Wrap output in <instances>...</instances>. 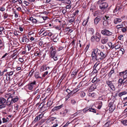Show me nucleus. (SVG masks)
<instances>
[{"mask_svg": "<svg viewBox=\"0 0 127 127\" xmlns=\"http://www.w3.org/2000/svg\"><path fill=\"white\" fill-rule=\"evenodd\" d=\"M122 123L125 126H127V120H124L121 121Z\"/></svg>", "mask_w": 127, "mask_h": 127, "instance_id": "37", "label": "nucleus"}, {"mask_svg": "<svg viewBox=\"0 0 127 127\" xmlns=\"http://www.w3.org/2000/svg\"><path fill=\"white\" fill-rule=\"evenodd\" d=\"M17 52V51L16 50H15L13 51V53L12 55V57H13L16 55V53Z\"/></svg>", "mask_w": 127, "mask_h": 127, "instance_id": "38", "label": "nucleus"}, {"mask_svg": "<svg viewBox=\"0 0 127 127\" xmlns=\"http://www.w3.org/2000/svg\"><path fill=\"white\" fill-rule=\"evenodd\" d=\"M99 13V11H97L95 12L94 14V16H97V15Z\"/></svg>", "mask_w": 127, "mask_h": 127, "instance_id": "63", "label": "nucleus"}, {"mask_svg": "<svg viewBox=\"0 0 127 127\" xmlns=\"http://www.w3.org/2000/svg\"><path fill=\"white\" fill-rule=\"evenodd\" d=\"M55 118H50L47 120L46 123L48 125H51L55 123Z\"/></svg>", "mask_w": 127, "mask_h": 127, "instance_id": "6", "label": "nucleus"}, {"mask_svg": "<svg viewBox=\"0 0 127 127\" xmlns=\"http://www.w3.org/2000/svg\"><path fill=\"white\" fill-rule=\"evenodd\" d=\"M110 106L109 105V106L110 107L109 109V110L111 111V112H113L114 109V108H112V107H113V106H112V105H111L110 106Z\"/></svg>", "mask_w": 127, "mask_h": 127, "instance_id": "42", "label": "nucleus"}, {"mask_svg": "<svg viewBox=\"0 0 127 127\" xmlns=\"http://www.w3.org/2000/svg\"><path fill=\"white\" fill-rule=\"evenodd\" d=\"M120 5L119 4L117 6L113 11V12L116 13L118 11H120L122 9L121 7L120 6Z\"/></svg>", "mask_w": 127, "mask_h": 127, "instance_id": "9", "label": "nucleus"}, {"mask_svg": "<svg viewBox=\"0 0 127 127\" xmlns=\"http://www.w3.org/2000/svg\"><path fill=\"white\" fill-rule=\"evenodd\" d=\"M48 31H45L43 34V35L44 36H46L47 35Z\"/></svg>", "mask_w": 127, "mask_h": 127, "instance_id": "50", "label": "nucleus"}, {"mask_svg": "<svg viewBox=\"0 0 127 127\" xmlns=\"http://www.w3.org/2000/svg\"><path fill=\"white\" fill-rule=\"evenodd\" d=\"M123 27V25L121 24L118 25L117 26V27L118 29H119V28H122Z\"/></svg>", "mask_w": 127, "mask_h": 127, "instance_id": "54", "label": "nucleus"}, {"mask_svg": "<svg viewBox=\"0 0 127 127\" xmlns=\"http://www.w3.org/2000/svg\"><path fill=\"white\" fill-rule=\"evenodd\" d=\"M101 33L104 35L109 36L111 35L112 34V32L108 30L104 29L102 30L101 31Z\"/></svg>", "mask_w": 127, "mask_h": 127, "instance_id": "3", "label": "nucleus"}, {"mask_svg": "<svg viewBox=\"0 0 127 127\" xmlns=\"http://www.w3.org/2000/svg\"><path fill=\"white\" fill-rule=\"evenodd\" d=\"M46 65H43L41 67L40 69V71L41 72H42L44 71L45 68H46Z\"/></svg>", "mask_w": 127, "mask_h": 127, "instance_id": "25", "label": "nucleus"}, {"mask_svg": "<svg viewBox=\"0 0 127 127\" xmlns=\"http://www.w3.org/2000/svg\"><path fill=\"white\" fill-rule=\"evenodd\" d=\"M97 78L96 76H95L93 78L92 81L93 83H94L97 80Z\"/></svg>", "mask_w": 127, "mask_h": 127, "instance_id": "51", "label": "nucleus"}, {"mask_svg": "<svg viewBox=\"0 0 127 127\" xmlns=\"http://www.w3.org/2000/svg\"><path fill=\"white\" fill-rule=\"evenodd\" d=\"M63 106V105H61L56 106L54 107L53 109V111L55 110H58L59 109L61 108Z\"/></svg>", "mask_w": 127, "mask_h": 127, "instance_id": "18", "label": "nucleus"}, {"mask_svg": "<svg viewBox=\"0 0 127 127\" xmlns=\"http://www.w3.org/2000/svg\"><path fill=\"white\" fill-rule=\"evenodd\" d=\"M95 94L94 93H90L89 95V96L91 97H93L95 95Z\"/></svg>", "mask_w": 127, "mask_h": 127, "instance_id": "39", "label": "nucleus"}, {"mask_svg": "<svg viewBox=\"0 0 127 127\" xmlns=\"http://www.w3.org/2000/svg\"><path fill=\"white\" fill-rule=\"evenodd\" d=\"M102 105V102H100L99 103L98 106L97 107V108L98 109H100L101 108Z\"/></svg>", "mask_w": 127, "mask_h": 127, "instance_id": "48", "label": "nucleus"}, {"mask_svg": "<svg viewBox=\"0 0 127 127\" xmlns=\"http://www.w3.org/2000/svg\"><path fill=\"white\" fill-rule=\"evenodd\" d=\"M43 116L44 114L41 113V114H39L38 116L40 119L42 118L43 117Z\"/></svg>", "mask_w": 127, "mask_h": 127, "instance_id": "53", "label": "nucleus"}, {"mask_svg": "<svg viewBox=\"0 0 127 127\" xmlns=\"http://www.w3.org/2000/svg\"><path fill=\"white\" fill-rule=\"evenodd\" d=\"M57 37H56L55 38L53 39V41L55 42H57L58 40V39L57 38Z\"/></svg>", "mask_w": 127, "mask_h": 127, "instance_id": "61", "label": "nucleus"}, {"mask_svg": "<svg viewBox=\"0 0 127 127\" xmlns=\"http://www.w3.org/2000/svg\"><path fill=\"white\" fill-rule=\"evenodd\" d=\"M40 55V52L36 51L34 53V55L35 56H37Z\"/></svg>", "mask_w": 127, "mask_h": 127, "instance_id": "40", "label": "nucleus"}, {"mask_svg": "<svg viewBox=\"0 0 127 127\" xmlns=\"http://www.w3.org/2000/svg\"><path fill=\"white\" fill-rule=\"evenodd\" d=\"M53 103L52 101H51L50 99H49L48 100L47 104V107H49L51 106Z\"/></svg>", "mask_w": 127, "mask_h": 127, "instance_id": "21", "label": "nucleus"}, {"mask_svg": "<svg viewBox=\"0 0 127 127\" xmlns=\"http://www.w3.org/2000/svg\"><path fill=\"white\" fill-rule=\"evenodd\" d=\"M103 19L104 20V21H108V20H109L110 19V17L108 16H105L104 17H103Z\"/></svg>", "mask_w": 127, "mask_h": 127, "instance_id": "34", "label": "nucleus"}, {"mask_svg": "<svg viewBox=\"0 0 127 127\" xmlns=\"http://www.w3.org/2000/svg\"><path fill=\"white\" fill-rule=\"evenodd\" d=\"M100 51V50L98 49L97 48L94 49H93V51L92 52V53L95 54L96 55H98Z\"/></svg>", "mask_w": 127, "mask_h": 127, "instance_id": "15", "label": "nucleus"}, {"mask_svg": "<svg viewBox=\"0 0 127 127\" xmlns=\"http://www.w3.org/2000/svg\"><path fill=\"white\" fill-rule=\"evenodd\" d=\"M39 73L38 72H35L34 74V75L35 78H41V77H40L39 76Z\"/></svg>", "mask_w": 127, "mask_h": 127, "instance_id": "28", "label": "nucleus"}, {"mask_svg": "<svg viewBox=\"0 0 127 127\" xmlns=\"http://www.w3.org/2000/svg\"><path fill=\"white\" fill-rule=\"evenodd\" d=\"M122 19L119 18H117L114 19V23L115 24H118L121 22Z\"/></svg>", "mask_w": 127, "mask_h": 127, "instance_id": "14", "label": "nucleus"}, {"mask_svg": "<svg viewBox=\"0 0 127 127\" xmlns=\"http://www.w3.org/2000/svg\"><path fill=\"white\" fill-rule=\"evenodd\" d=\"M40 120L39 118H38V116H37L36 117L35 119H34V121L35 122H36L38 121L39 120Z\"/></svg>", "mask_w": 127, "mask_h": 127, "instance_id": "52", "label": "nucleus"}, {"mask_svg": "<svg viewBox=\"0 0 127 127\" xmlns=\"http://www.w3.org/2000/svg\"><path fill=\"white\" fill-rule=\"evenodd\" d=\"M7 75V73L5 75V76H6V79L7 80H9L10 79V77L9 76H8Z\"/></svg>", "mask_w": 127, "mask_h": 127, "instance_id": "58", "label": "nucleus"}, {"mask_svg": "<svg viewBox=\"0 0 127 127\" xmlns=\"http://www.w3.org/2000/svg\"><path fill=\"white\" fill-rule=\"evenodd\" d=\"M78 91V90H77L75 92H74V91H72L71 93H69L67 95L70 97L71 96H72L75 93L77 92Z\"/></svg>", "mask_w": 127, "mask_h": 127, "instance_id": "23", "label": "nucleus"}, {"mask_svg": "<svg viewBox=\"0 0 127 127\" xmlns=\"http://www.w3.org/2000/svg\"><path fill=\"white\" fill-rule=\"evenodd\" d=\"M1 104L0 105V109H2L6 107V105L5 104Z\"/></svg>", "mask_w": 127, "mask_h": 127, "instance_id": "44", "label": "nucleus"}, {"mask_svg": "<svg viewBox=\"0 0 127 127\" xmlns=\"http://www.w3.org/2000/svg\"><path fill=\"white\" fill-rule=\"evenodd\" d=\"M19 106L17 104H15L14 105V108L15 110H18V109L19 108Z\"/></svg>", "mask_w": 127, "mask_h": 127, "instance_id": "46", "label": "nucleus"}, {"mask_svg": "<svg viewBox=\"0 0 127 127\" xmlns=\"http://www.w3.org/2000/svg\"><path fill=\"white\" fill-rule=\"evenodd\" d=\"M13 71L7 72L6 75L10 76L13 75Z\"/></svg>", "mask_w": 127, "mask_h": 127, "instance_id": "35", "label": "nucleus"}, {"mask_svg": "<svg viewBox=\"0 0 127 127\" xmlns=\"http://www.w3.org/2000/svg\"><path fill=\"white\" fill-rule=\"evenodd\" d=\"M90 108L88 107H86L83 110L84 112H85L88 110H89Z\"/></svg>", "mask_w": 127, "mask_h": 127, "instance_id": "43", "label": "nucleus"}, {"mask_svg": "<svg viewBox=\"0 0 127 127\" xmlns=\"http://www.w3.org/2000/svg\"><path fill=\"white\" fill-rule=\"evenodd\" d=\"M89 111L95 113H96V110L94 108H93L92 107L90 108Z\"/></svg>", "mask_w": 127, "mask_h": 127, "instance_id": "31", "label": "nucleus"}, {"mask_svg": "<svg viewBox=\"0 0 127 127\" xmlns=\"http://www.w3.org/2000/svg\"><path fill=\"white\" fill-rule=\"evenodd\" d=\"M108 44L109 47L113 49L114 48V45H112V43L111 42H108Z\"/></svg>", "mask_w": 127, "mask_h": 127, "instance_id": "26", "label": "nucleus"}, {"mask_svg": "<svg viewBox=\"0 0 127 127\" xmlns=\"http://www.w3.org/2000/svg\"><path fill=\"white\" fill-rule=\"evenodd\" d=\"M114 73V69L112 68L109 72L108 76L109 77L111 76Z\"/></svg>", "mask_w": 127, "mask_h": 127, "instance_id": "24", "label": "nucleus"}, {"mask_svg": "<svg viewBox=\"0 0 127 127\" xmlns=\"http://www.w3.org/2000/svg\"><path fill=\"white\" fill-rule=\"evenodd\" d=\"M101 38V35L98 32H96V33L95 40L96 41H99Z\"/></svg>", "mask_w": 127, "mask_h": 127, "instance_id": "11", "label": "nucleus"}, {"mask_svg": "<svg viewBox=\"0 0 127 127\" xmlns=\"http://www.w3.org/2000/svg\"><path fill=\"white\" fill-rule=\"evenodd\" d=\"M125 81L123 82V80L122 79H120L118 80V87H120L122 85L123 83H124L126 82Z\"/></svg>", "mask_w": 127, "mask_h": 127, "instance_id": "19", "label": "nucleus"}, {"mask_svg": "<svg viewBox=\"0 0 127 127\" xmlns=\"http://www.w3.org/2000/svg\"><path fill=\"white\" fill-rule=\"evenodd\" d=\"M67 111L66 109H65L63 111H62L60 112V114L63 116H64L67 113Z\"/></svg>", "mask_w": 127, "mask_h": 127, "instance_id": "20", "label": "nucleus"}, {"mask_svg": "<svg viewBox=\"0 0 127 127\" xmlns=\"http://www.w3.org/2000/svg\"><path fill=\"white\" fill-rule=\"evenodd\" d=\"M77 71L76 70H74L72 72L71 75L72 77H74L77 74Z\"/></svg>", "mask_w": 127, "mask_h": 127, "instance_id": "30", "label": "nucleus"}, {"mask_svg": "<svg viewBox=\"0 0 127 127\" xmlns=\"http://www.w3.org/2000/svg\"><path fill=\"white\" fill-rule=\"evenodd\" d=\"M45 121V119L42 120H41V121L38 123V124L39 125H40L42 124Z\"/></svg>", "mask_w": 127, "mask_h": 127, "instance_id": "55", "label": "nucleus"}, {"mask_svg": "<svg viewBox=\"0 0 127 127\" xmlns=\"http://www.w3.org/2000/svg\"><path fill=\"white\" fill-rule=\"evenodd\" d=\"M9 95L10 97L12 98V102L13 103L14 102L15 103L18 100V97L16 96V97H13L12 96V95Z\"/></svg>", "mask_w": 127, "mask_h": 127, "instance_id": "12", "label": "nucleus"}, {"mask_svg": "<svg viewBox=\"0 0 127 127\" xmlns=\"http://www.w3.org/2000/svg\"><path fill=\"white\" fill-rule=\"evenodd\" d=\"M105 54L102 52L100 51L97 55V58L98 61L103 59L105 57Z\"/></svg>", "mask_w": 127, "mask_h": 127, "instance_id": "7", "label": "nucleus"}, {"mask_svg": "<svg viewBox=\"0 0 127 127\" xmlns=\"http://www.w3.org/2000/svg\"><path fill=\"white\" fill-rule=\"evenodd\" d=\"M6 99L3 97H0V104H5L4 103L6 102Z\"/></svg>", "mask_w": 127, "mask_h": 127, "instance_id": "16", "label": "nucleus"}, {"mask_svg": "<svg viewBox=\"0 0 127 127\" xmlns=\"http://www.w3.org/2000/svg\"><path fill=\"white\" fill-rule=\"evenodd\" d=\"M92 60L94 61L95 60L98 61V58H97V55H96L93 53H92Z\"/></svg>", "mask_w": 127, "mask_h": 127, "instance_id": "17", "label": "nucleus"}, {"mask_svg": "<svg viewBox=\"0 0 127 127\" xmlns=\"http://www.w3.org/2000/svg\"><path fill=\"white\" fill-rule=\"evenodd\" d=\"M64 3L66 4H70L71 3V1L70 0H64Z\"/></svg>", "mask_w": 127, "mask_h": 127, "instance_id": "29", "label": "nucleus"}, {"mask_svg": "<svg viewBox=\"0 0 127 127\" xmlns=\"http://www.w3.org/2000/svg\"><path fill=\"white\" fill-rule=\"evenodd\" d=\"M2 16L3 17L4 19H5L8 17V15L7 13H5Z\"/></svg>", "mask_w": 127, "mask_h": 127, "instance_id": "36", "label": "nucleus"}, {"mask_svg": "<svg viewBox=\"0 0 127 127\" xmlns=\"http://www.w3.org/2000/svg\"><path fill=\"white\" fill-rule=\"evenodd\" d=\"M127 94V92L126 91H124L119 93L118 94V96L121 97L123 95H125Z\"/></svg>", "mask_w": 127, "mask_h": 127, "instance_id": "22", "label": "nucleus"}, {"mask_svg": "<svg viewBox=\"0 0 127 127\" xmlns=\"http://www.w3.org/2000/svg\"><path fill=\"white\" fill-rule=\"evenodd\" d=\"M89 31L90 33L93 34L94 32V30L92 28H90L89 29Z\"/></svg>", "mask_w": 127, "mask_h": 127, "instance_id": "33", "label": "nucleus"}, {"mask_svg": "<svg viewBox=\"0 0 127 127\" xmlns=\"http://www.w3.org/2000/svg\"><path fill=\"white\" fill-rule=\"evenodd\" d=\"M108 6L107 3L105 2H102L99 5V8L101 10L105 9Z\"/></svg>", "mask_w": 127, "mask_h": 127, "instance_id": "4", "label": "nucleus"}, {"mask_svg": "<svg viewBox=\"0 0 127 127\" xmlns=\"http://www.w3.org/2000/svg\"><path fill=\"white\" fill-rule=\"evenodd\" d=\"M5 8L3 7H0V11L3 12L5 10Z\"/></svg>", "mask_w": 127, "mask_h": 127, "instance_id": "59", "label": "nucleus"}, {"mask_svg": "<svg viewBox=\"0 0 127 127\" xmlns=\"http://www.w3.org/2000/svg\"><path fill=\"white\" fill-rule=\"evenodd\" d=\"M81 82H82V85L83 86L87 83V81L86 80L84 81H82Z\"/></svg>", "mask_w": 127, "mask_h": 127, "instance_id": "47", "label": "nucleus"}, {"mask_svg": "<svg viewBox=\"0 0 127 127\" xmlns=\"http://www.w3.org/2000/svg\"><path fill=\"white\" fill-rule=\"evenodd\" d=\"M49 50L50 52L51 57L53 58L55 61L57 60H58L57 57V56H55L56 51L55 47H51L50 48Z\"/></svg>", "mask_w": 127, "mask_h": 127, "instance_id": "1", "label": "nucleus"}, {"mask_svg": "<svg viewBox=\"0 0 127 127\" xmlns=\"http://www.w3.org/2000/svg\"><path fill=\"white\" fill-rule=\"evenodd\" d=\"M74 20L75 19L74 18L72 17L69 18L68 21L70 23H71L74 22Z\"/></svg>", "mask_w": 127, "mask_h": 127, "instance_id": "27", "label": "nucleus"}, {"mask_svg": "<svg viewBox=\"0 0 127 127\" xmlns=\"http://www.w3.org/2000/svg\"><path fill=\"white\" fill-rule=\"evenodd\" d=\"M4 30V28L1 27H0V35L2 33V31Z\"/></svg>", "mask_w": 127, "mask_h": 127, "instance_id": "62", "label": "nucleus"}, {"mask_svg": "<svg viewBox=\"0 0 127 127\" xmlns=\"http://www.w3.org/2000/svg\"><path fill=\"white\" fill-rule=\"evenodd\" d=\"M36 84V81L34 80L30 83L28 84L25 87L28 88L29 90H32L33 88L35 86Z\"/></svg>", "mask_w": 127, "mask_h": 127, "instance_id": "2", "label": "nucleus"}, {"mask_svg": "<svg viewBox=\"0 0 127 127\" xmlns=\"http://www.w3.org/2000/svg\"><path fill=\"white\" fill-rule=\"evenodd\" d=\"M124 72H123V71L122 72H119V74H118L119 76H123V74H124Z\"/></svg>", "mask_w": 127, "mask_h": 127, "instance_id": "64", "label": "nucleus"}, {"mask_svg": "<svg viewBox=\"0 0 127 127\" xmlns=\"http://www.w3.org/2000/svg\"><path fill=\"white\" fill-rule=\"evenodd\" d=\"M12 98L10 97L9 95V96L8 98L5 102L6 103L5 104L6 105H6L9 106L11 105L12 103H13L12 101Z\"/></svg>", "mask_w": 127, "mask_h": 127, "instance_id": "8", "label": "nucleus"}, {"mask_svg": "<svg viewBox=\"0 0 127 127\" xmlns=\"http://www.w3.org/2000/svg\"><path fill=\"white\" fill-rule=\"evenodd\" d=\"M108 21H104L103 22V25L105 26H106L108 24Z\"/></svg>", "mask_w": 127, "mask_h": 127, "instance_id": "41", "label": "nucleus"}, {"mask_svg": "<svg viewBox=\"0 0 127 127\" xmlns=\"http://www.w3.org/2000/svg\"><path fill=\"white\" fill-rule=\"evenodd\" d=\"M30 20H32V23H36L37 22V20L35 19H33L32 17H31L30 18Z\"/></svg>", "mask_w": 127, "mask_h": 127, "instance_id": "32", "label": "nucleus"}, {"mask_svg": "<svg viewBox=\"0 0 127 127\" xmlns=\"http://www.w3.org/2000/svg\"><path fill=\"white\" fill-rule=\"evenodd\" d=\"M101 19V18L100 16H97L94 19V24L96 25H97Z\"/></svg>", "mask_w": 127, "mask_h": 127, "instance_id": "10", "label": "nucleus"}, {"mask_svg": "<svg viewBox=\"0 0 127 127\" xmlns=\"http://www.w3.org/2000/svg\"><path fill=\"white\" fill-rule=\"evenodd\" d=\"M48 73V71H46V72L44 73L42 75V77H45L47 75Z\"/></svg>", "mask_w": 127, "mask_h": 127, "instance_id": "56", "label": "nucleus"}, {"mask_svg": "<svg viewBox=\"0 0 127 127\" xmlns=\"http://www.w3.org/2000/svg\"><path fill=\"white\" fill-rule=\"evenodd\" d=\"M120 45L119 44H118L114 46V47H115V49H118L120 48Z\"/></svg>", "mask_w": 127, "mask_h": 127, "instance_id": "45", "label": "nucleus"}, {"mask_svg": "<svg viewBox=\"0 0 127 127\" xmlns=\"http://www.w3.org/2000/svg\"><path fill=\"white\" fill-rule=\"evenodd\" d=\"M85 93L83 92H82L80 94L81 96L82 97H83L85 96Z\"/></svg>", "mask_w": 127, "mask_h": 127, "instance_id": "57", "label": "nucleus"}, {"mask_svg": "<svg viewBox=\"0 0 127 127\" xmlns=\"http://www.w3.org/2000/svg\"><path fill=\"white\" fill-rule=\"evenodd\" d=\"M123 35H121L119 36L118 38L120 40H123Z\"/></svg>", "mask_w": 127, "mask_h": 127, "instance_id": "49", "label": "nucleus"}, {"mask_svg": "<svg viewBox=\"0 0 127 127\" xmlns=\"http://www.w3.org/2000/svg\"><path fill=\"white\" fill-rule=\"evenodd\" d=\"M106 83L112 90L113 91L115 90V87L112 83V81H106Z\"/></svg>", "mask_w": 127, "mask_h": 127, "instance_id": "5", "label": "nucleus"}, {"mask_svg": "<svg viewBox=\"0 0 127 127\" xmlns=\"http://www.w3.org/2000/svg\"><path fill=\"white\" fill-rule=\"evenodd\" d=\"M2 122L3 123L6 122L8 121V120L4 118H3L2 119Z\"/></svg>", "mask_w": 127, "mask_h": 127, "instance_id": "60", "label": "nucleus"}, {"mask_svg": "<svg viewBox=\"0 0 127 127\" xmlns=\"http://www.w3.org/2000/svg\"><path fill=\"white\" fill-rule=\"evenodd\" d=\"M108 41V39L107 37H103L101 39V42L103 44H105L107 43Z\"/></svg>", "mask_w": 127, "mask_h": 127, "instance_id": "13", "label": "nucleus"}]
</instances>
